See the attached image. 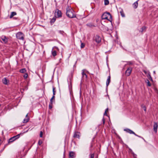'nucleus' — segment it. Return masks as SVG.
Listing matches in <instances>:
<instances>
[{
  "mask_svg": "<svg viewBox=\"0 0 158 158\" xmlns=\"http://www.w3.org/2000/svg\"><path fill=\"white\" fill-rule=\"evenodd\" d=\"M101 17L102 19H107L110 22H111L112 19V16L109 12L104 13L102 15Z\"/></svg>",
  "mask_w": 158,
  "mask_h": 158,
  "instance_id": "1",
  "label": "nucleus"
},
{
  "mask_svg": "<svg viewBox=\"0 0 158 158\" xmlns=\"http://www.w3.org/2000/svg\"><path fill=\"white\" fill-rule=\"evenodd\" d=\"M73 9H70L69 8L66 9V15L69 18H73L75 17V15L73 13Z\"/></svg>",
  "mask_w": 158,
  "mask_h": 158,
  "instance_id": "2",
  "label": "nucleus"
},
{
  "mask_svg": "<svg viewBox=\"0 0 158 158\" xmlns=\"http://www.w3.org/2000/svg\"><path fill=\"white\" fill-rule=\"evenodd\" d=\"M24 34L21 32H18L16 34V37L17 38L20 40H24Z\"/></svg>",
  "mask_w": 158,
  "mask_h": 158,
  "instance_id": "3",
  "label": "nucleus"
},
{
  "mask_svg": "<svg viewBox=\"0 0 158 158\" xmlns=\"http://www.w3.org/2000/svg\"><path fill=\"white\" fill-rule=\"evenodd\" d=\"M20 134H19L15 136L10 138L9 140V143H11L15 141V140L19 138L20 136Z\"/></svg>",
  "mask_w": 158,
  "mask_h": 158,
  "instance_id": "4",
  "label": "nucleus"
},
{
  "mask_svg": "<svg viewBox=\"0 0 158 158\" xmlns=\"http://www.w3.org/2000/svg\"><path fill=\"white\" fill-rule=\"evenodd\" d=\"M94 40L98 44L101 41V38L98 35L95 36L94 37Z\"/></svg>",
  "mask_w": 158,
  "mask_h": 158,
  "instance_id": "5",
  "label": "nucleus"
},
{
  "mask_svg": "<svg viewBox=\"0 0 158 158\" xmlns=\"http://www.w3.org/2000/svg\"><path fill=\"white\" fill-rule=\"evenodd\" d=\"M55 15L58 18L62 16L61 11L58 9H56L55 11Z\"/></svg>",
  "mask_w": 158,
  "mask_h": 158,
  "instance_id": "6",
  "label": "nucleus"
},
{
  "mask_svg": "<svg viewBox=\"0 0 158 158\" xmlns=\"http://www.w3.org/2000/svg\"><path fill=\"white\" fill-rule=\"evenodd\" d=\"M132 68L131 67H129L127 69L125 72V74L127 76H129L132 71Z\"/></svg>",
  "mask_w": 158,
  "mask_h": 158,
  "instance_id": "7",
  "label": "nucleus"
},
{
  "mask_svg": "<svg viewBox=\"0 0 158 158\" xmlns=\"http://www.w3.org/2000/svg\"><path fill=\"white\" fill-rule=\"evenodd\" d=\"M80 133L77 131L74 132L73 137L75 138H80Z\"/></svg>",
  "mask_w": 158,
  "mask_h": 158,
  "instance_id": "8",
  "label": "nucleus"
},
{
  "mask_svg": "<svg viewBox=\"0 0 158 158\" xmlns=\"http://www.w3.org/2000/svg\"><path fill=\"white\" fill-rule=\"evenodd\" d=\"M158 128V124L157 123L154 122L153 125V129L154 131L156 133L157 132Z\"/></svg>",
  "mask_w": 158,
  "mask_h": 158,
  "instance_id": "9",
  "label": "nucleus"
},
{
  "mask_svg": "<svg viewBox=\"0 0 158 158\" xmlns=\"http://www.w3.org/2000/svg\"><path fill=\"white\" fill-rule=\"evenodd\" d=\"M69 157L71 158H75V153L73 152H70L69 154Z\"/></svg>",
  "mask_w": 158,
  "mask_h": 158,
  "instance_id": "10",
  "label": "nucleus"
},
{
  "mask_svg": "<svg viewBox=\"0 0 158 158\" xmlns=\"http://www.w3.org/2000/svg\"><path fill=\"white\" fill-rule=\"evenodd\" d=\"M124 130L126 132L130 133V134H133L134 135L135 134V133L130 129L127 128L124 129Z\"/></svg>",
  "mask_w": 158,
  "mask_h": 158,
  "instance_id": "11",
  "label": "nucleus"
},
{
  "mask_svg": "<svg viewBox=\"0 0 158 158\" xmlns=\"http://www.w3.org/2000/svg\"><path fill=\"white\" fill-rule=\"evenodd\" d=\"M1 39L2 40L3 42L5 43H6L8 42V39L5 36H2L1 37Z\"/></svg>",
  "mask_w": 158,
  "mask_h": 158,
  "instance_id": "12",
  "label": "nucleus"
},
{
  "mask_svg": "<svg viewBox=\"0 0 158 158\" xmlns=\"http://www.w3.org/2000/svg\"><path fill=\"white\" fill-rule=\"evenodd\" d=\"M88 72L86 69H84L82 70V77H84V76H85V78H87V75L85 73H84L85 72Z\"/></svg>",
  "mask_w": 158,
  "mask_h": 158,
  "instance_id": "13",
  "label": "nucleus"
},
{
  "mask_svg": "<svg viewBox=\"0 0 158 158\" xmlns=\"http://www.w3.org/2000/svg\"><path fill=\"white\" fill-rule=\"evenodd\" d=\"M29 119L28 114H27L25 118L23 119V123H27L29 121Z\"/></svg>",
  "mask_w": 158,
  "mask_h": 158,
  "instance_id": "14",
  "label": "nucleus"
},
{
  "mask_svg": "<svg viewBox=\"0 0 158 158\" xmlns=\"http://www.w3.org/2000/svg\"><path fill=\"white\" fill-rule=\"evenodd\" d=\"M110 81V75H109L108 76L107 79V80L106 81V87H108L109 83Z\"/></svg>",
  "mask_w": 158,
  "mask_h": 158,
  "instance_id": "15",
  "label": "nucleus"
},
{
  "mask_svg": "<svg viewBox=\"0 0 158 158\" xmlns=\"http://www.w3.org/2000/svg\"><path fill=\"white\" fill-rule=\"evenodd\" d=\"M139 0H138L137 1L135 2L134 3H133L132 5V6L135 9H136L138 6V1Z\"/></svg>",
  "mask_w": 158,
  "mask_h": 158,
  "instance_id": "16",
  "label": "nucleus"
},
{
  "mask_svg": "<svg viewBox=\"0 0 158 158\" xmlns=\"http://www.w3.org/2000/svg\"><path fill=\"white\" fill-rule=\"evenodd\" d=\"M16 15V13L15 12H11L10 16V18H12L14 16Z\"/></svg>",
  "mask_w": 158,
  "mask_h": 158,
  "instance_id": "17",
  "label": "nucleus"
},
{
  "mask_svg": "<svg viewBox=\"0 0 158 158\" xmlns=\"http://www.w3.org/2000/svg\"><path fill=\"white\" fill-rule=\"evenodd\" d=\"M2 82L5 85H7L8 83L7 80L6 78H4L2 79Z\"/></svg>",
  "mask_w": 158,
  "mask_h": 158,
  "instance_id": "18",
  "label": "nucleus"
},
{
  "mask_svg": "<svg viewBox=\"0 0 158 158\" xmlns=\"http://www.w3.org/2000/svg\"><path fill=\"white\" fill-rule=\"evenodd\" d=\"M52 53L53 56H55L56 55V52L55 50H53V49L52 51Z\"/></svg>",
  "mask_w": 158,
  "mask_h": 158,
  "instance_id": "19",
  "label": "nucleus"
},
{
  "mask_svg": "<svg viewBox=\"0 0 158 158\" xmlns=\"http://www.w3.org/2000/svg\"><path fill=\"white\" fill-rule=\"evenodd\" d=\"M143 72L146 74L147 76L149 74H150V72L149 71H146L145 70H143Z\"/></svg>",
  "mask_w": 158,
  "mask_h": 158,
  "instance_id": "20",
  "label": "nucleus"
},
{
  "mask_svg": "<svg viewBox=\"0 0 158 158\" xmlns=\"http://www.w3.org/2000/svg\"><path fill=\"white\" fill-rule=\"evenodd\" d=\"M146 83L147 84V85L148 86H150L151 85V84L150 82L149 81L148 79H147L145 81Z\"/></svg>",
  "mask_w": 158,
  "mask_h": 158,
  "instance_id": "21",
  "label": "nucleus"
},
{
  "mask_svg": "<svg viewBox=\"0 0 158 158\" xmlns=\"http://www.w3.org/2000/svg\"><path fill=\"white\" fill-rule=\"evenodd\" d=\"M26 72V70L25 69H23L20 70V72L21 73H24Z\"/></svg>",
  "mask_w": 158,
  "mask_h": 158,
  "instance_id": "22",
  "label": "nucleus"
},
{
  "mask_svg": "<svg viewBox=\"0 0 158 158\" xmlns=\"http://www.w3.org/2000/svg\"><path fill=\"white\" fill-rule=\"evenodd\" d=\"M120 13L122 17H125V14L122 10L120 11Z\"/></svg>",
  "mask_w": 158,
  "mask_h": 158,
  "instance_id": "23",
  "label": "nucleus"
},
{
  "mask_svg": "<svg viewBox=\"0 0 158 158\" xmlns=\"http://www.w3.org/2000/svg\"><path fill=\"white\" fill-rule=\"evenodd\" d=\"M147 77H148V78L149 79L150 81H153V80L152 79V77H151V76L150 74H149L147 76Z\"/></svg>",
  "mask_w": 158,
  "mask_h": 158,
  "instance_id": "24",
  "label": "nucleus"
},
{
  "mask_svg": "<svg viewBox=\"0 0 158 158\" xmlns=\"http://www.w3.org/2000/svg\"><path fill=\"white\" fill-rule=\"evenodd\" d=\"M141 107L143 108L145 111H146V108L144 104H142L141 106Z\"/></svg>",
  "mask_w": 158,
  "mask_h": 158,
  "instance_id": "25",
  "label": "nucleus"
},
{
  "mask_svg": "<svg viewBox=\"0 0 158 158\" xmlns=\"http://www.w3.org/2000/svg\"><path fill=\"white\" fill-rule=\"evenodd\" d=\"M87 25L89 27H95V26L91 23L87 24Z\"/></svg>",
  "mask_w": 158,
  "mask_h": 158,
  "instance_id": "26",
  "label": "nucleus"
},
{
  "mask_svg": "<svg viewBox=\"0 0 158 158\" xmlns=\"http://www.w3.org/2000/svg\"><path fill=\"white\" fill-rule=\"evenodd\" d=\"M81 42V48H83L85 46V44L83 43H82L81 41H80Z\"/></svg>",
  "mask_w": 158,
  "mask_h": 158,
  "instance_id": "27",
  "label": "nucleus"
},
{
  "mask_svg": "<svg viewBox=\"0 0 158 158\" xmlns=\"http://www.w3.org/2000/svg\"><path fill=\"white\" fill-rule=\"evenodd\" d=\"M104 4L105 5H107L109 3V1L108 0H104Z\"/></svg>",
  "mask_w": 158,
  "mask_h": 158,
  "instance_id": "28",
  "label": "nucleus"
},
{
  "mask_svg": "<svg viewBox=\"0 0 158 158\" xmlns=\"http://www.w3.org/2000/svg\"><path fill=\"white\" fill-rule=\"evenodd\" d=\"M146 27L145 26L141 28V30L140 31L141 32H142L143 31L146 29Z\"/></svg>",
  "mask_w": 158,
  "mask_h": 158,
  "instance_id": "29",
  "label": "nucleus"
},
{
  "mask_svg": "<svg viewBox=\"0 0 158 158\" xmlns=\"http://www.w3.org/2000/svg\"><path fill=\"white\" fill-rule=\"evenodd\" d=\"M55 98V96H54V95H53L52 97L51 98V99L50 100V103H51V104H52V100L54 99Z\"/></svg>",
  "mask_w": 158,
  "mask_h": 158,
  "instance_id": "30",
  "label": "nucleus"
},
{
  "mask_svg": "<svg viewBox=\"0 0 158 158\" xmlns=\"http://www.w3.org/2000/svg\"><path fill=\"white\" fill-rule=\"evenodd\" d=\"M55 88L54 87H52L53 94V95H54V96L55 94V92H56V91H55Z\"/></svg>",
  "mask_w": 158,
  "mask_h": 158,
  "instance_id": "31",
  "label": "nucleus"
},
{
  "mask_svg": "<svg viewBox=\"0 0 158 158\" xmlns=\"http://www.w3.org/2000/svg\"><path fill=\"white\" fill-rule=\"evenodd\" d=\"M56 20V19L53 18L50 21V23H53Z\"/></svg>",
  "mask_w": 158,
  "mask_h": 158,
  "instance_id": "32",
  "label": "nucleus"
},
{
  "mask_svg": "<svg viewBox=\"0 0 158 158\" xmlns=\"http://www.w3.org/2000/svg\"><path fill=\"white\" fill-rule=\"evenodd\" d=\"M133 156V157L134 158H136L137 157V155L134 153V152H132V153H131Z\"/></svg>",
  "mask_w": 158,
  "mask_h": 158,
  "instance_id": "33",
  "label": "nucleus"
},
{
  "mask_svg": "<svg viewBox=\"0 0 158 158\" xmlns=\"http://www.w3.org/2000/svg\"><path fill=\"white\" fill-rule=\"evenodd\" d=\"M134 135H135V136H137V137H139V138H142V139H143V140H145L144 139V138H143V137H141V136H139V135H137L135 133V134H134Z\"/></svg>",
  "mask_w": 158,
  "mask_h": 158,
  "instance_id": "34",
  "label": "nucleus"
},
{
  "mask_svg": "<svg viewBox=\"0 0 158 158\" xmlns=\"http://www.w3.org/2000/svg\"><path fill=\"white\" fill-rule=\"evenodd\" d=\"M58 32L60 34L63 35L64 33V31H63L59 30L58 31Z\"/></svg>",
  "mask_w": 158,
  "mask_h": 158,
  "instance_id": "35",
  "label": "nucleus"
},
{
  "mask_svg": "<svg viewBox=\"0 0 158 158\" xmlns=\"http://www.w3.org/2000/svg\"><path fill=\"white\" fill-rule=\"evenodd\" d=\"M42 143V141L41 140H39L38 142V144L40 145Z\"/></svg>",
  "mask_w": 158,
  "mask_h": 158,
  "instance_id": "36",
  "label": "nucleus"
},
{
  "mask_svg": "<svg viewBox=\"0 0 158 158\" xmlns=\"http://www.w3.org/2000/svg\"><path fill=\"white\" fill-rule=\"evenodd\" d=\"M28 77V74L27 73H26L24 76V77L25 78H27Z\"/></svg>",
  "mask_w": 158,
  "mask_h": 158,
  "instance_id": "37",
  "label": "nucleus"
},
{
  "mask_svg": "<svg viewBox=\"0 0 158 158\" xmlns=\"http://www.w3.org/2000/svg\"><path fill=\"white\" fill-rule=\"evenodd\" d=\"M43 135V132L42 131H41L40 132V137H42Z\"/></svg>",
  "mask_w": 158,
  "mask_h": 158,
  "instance_id": "38",
  "label": "nucleus"
},
{
  "mask_svg": "<svg viewBox=\"0 0 158 158\" xmlns=\"http://www.w3.org/2000/svg\"><path fill=\"white\" fill-rule=\"evenodd\" d=\"M94 154H92L90 156V158H94Z\"/></svg>",
  "mask_w": 158,
  "mask_h": 158,
  "instance_id": "39",
  "label": "nucleus"
},
{
  "mask_svg": "<svg viewBox=\"0 0 158 158\" xmlns=\"http://www.w3.org/2000/svg\"><path fill=\"white\" fill-rule=\"evenodd\" d=\"M102 121L103 122V124H104L105 123V119L103 117L102 119Z\"/></svg>",
  "mask_w": 158,
  "mask_h": 158,
  "instance_id": "40",
  "label": "nucleus"
},
{
  "mask_svg": "<svg viewBox=\"0 0 158 158\" xmlns=\"http://www.w3.org/2000/svg\"><path fill=\"white\" fill-rule=\"evenodd\" d=\"M129 152H130L131 153H132V152H133L131 149L129 148Z\"/></svg>",
  "mask_w": 158,
  "mask_h": 158,
  "instance_id": "41",
  "label": "nucleus"
},
{
  "mask_svg": "<svg viewBox=\"0 0 158 158\" xmlns=\"http://www.w3.org/2000/svg\"><path fill=\"white\" fill-rule=\"evenodd\" d=\"M52 104H51L50 103V104L49 105V108L50 109H51L52 108Z\"/></svg>",
  "mask_w": 158,
  "mask_h": 158,
  "instance_id": "42",
  "label": "nucleus"
},
{
  "mask_svg": "<svg viewBox=\"0 0 158 158\" xmlns=\"http://www.w3.org/2000/svg\"><path fill=\"white\" fill-rule=\"evenodd\" d=\"M128 64L130 65H131L133 64V63L131 61H129L128 62Z\"/></svg>",
  "mask_w": 158,
  "mask_h": 158,
  "instance_id": "43",
  "label": "nucleus"
},
{
  "mask_svg": "<svg viewBox=\"0 0 158 158\" xmlns=\"http://www.w3.org/2000/svg\"><path fill=\"white\" fill-rule=\"evenodd\" d=\"M104 115H106V116H107V114L106 113V111H105L104 114Z\"/></svg>",
  "mask_w": 158,
  "mask_h": 158,
  "instance_id": "44",
  "label": "nucleus"
},
{
  "mask_svg": "<svg viewBox=\"0 0 158 158\" xmlns=\"http://www.w3.org/2000/svg\"><path fill=\"white\" fill-rule=\"evenodd\" d=\"M108 108H107L106 110H105V111H106V112L107 111H108Z\"/></svg>",
  "mask_w": 158,
  "mask_h": 158,
  "instance_id": "45",
  "label": "nucleus"
},
{
  "mask_svg": "<svg viewBox=\"0 0 158 158\" xmlns=\"http://www.w3.org/2000/svg\"><path fill=\"white\" fill-rule=\"evenodd\" d=\"M155 73H156V72H155V71H153V73H154V74H155Z\"/></svg>",
  "mask_w": 158,
  "mask_h": 158,
  "instance_id": "46",
  "label": "nucleus"
},
{
  "mask_svg": "<svg viewBox=\"0 0 158 158\" xmlns=\"http://www.w3.org/2000/svg\"><path fill=\"white\" fill-rule=\"evenodd\" d=\"M55 47V48H56L57 49H58V48H57V47Z\"/></svg>",
  "mask_w": 158,
  "mask_h": 158,
  "instance_id": "47",
  "label": "nucleus"
},
{
  "mask_svg": "<svg viewBox=\"0 0 158 158\" xmlns=\"http://www.w3.org/2000/svg\"><path fill=\"white\" fill-rule=\"evenodd\" d=\"M122 48L123 49V47H122Z\"/></svg>",
  "mask_w": 158,
  "mask_h": 158,
  "instance_id": "48",
  "label": "nucleus"
},
{
  "mask_svg": "<svg viewBox=\"0 0 158 158\" xmlns=\"http://www.w3.org/2000/svg\"><path fill=\"white\" fill-rule=\"evenodd\" d=\"M1 140L0 139V142H1Z\"/></svg>",
  "mask_w": 158,
  "mask_h": 158,
  "instance_id": "49",
  "label": "nucleus"
}]
</instances>
